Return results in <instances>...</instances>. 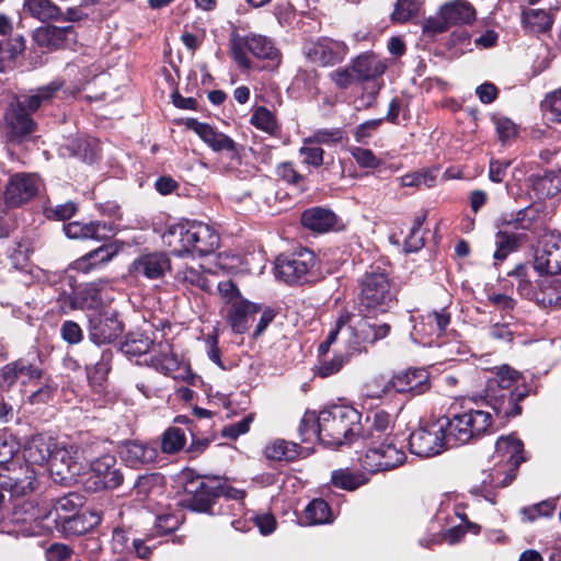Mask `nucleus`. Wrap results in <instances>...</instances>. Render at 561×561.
Instances as JSON below:
<instances>
[{
    "instance_id": "f257e3e1",
    "label": "nucleus",
    "mask_w": 561,
    "mask_h": 561,
    "mask_svg": "<svg viewBox=\"0 0 561 561\" xmlns=\"http://www.w3.org/2000/svg\"><path fill=\"white\" fill-rule=\"evenodd\" d=\"M362 430V414L347 404L331 405L320 411L318 416L308 413L299 425L302 442L317 439L333 448L358 442Z\"/></svg>"
},
{
    "instance_id": "f03ea898",
    "label": "nucleus",
    "mask_w": 561,
    "mask_h": 561,
    "mask_svg": "<svg viewBox=\"0 0 561 561\" xmlns=\"http://www.w3.org/2000/svg\"><path fill=\"white\" fill-rule=\"evenodd\" d=\"M389 333L390 325L388 323H378L359 314L343 312L336 320L335 328L329 332L327 339L319 345V355L321 357L328 356L331 345L339 335L346 344L347 353L351 355L366 350L367 345L385 339Z\"/></svg>"
},
{
    "instance_id": "7ed1b4c3",
    "label": "nucleus",
    "mask_w": 561,
    "mask_h": 561,
    "mask_svg": "<svg viewBox=\"0 0 561 561\" xmlns=\"http://www.w3.org/2000/svg\"><path fill=\"white\" fill-rule=\"evenodd\" d=\"M162 241L175 256L193 253L205 256L218 248L219 234L207 224L181 222L169 226Z\"/></svg>"
},
{
    "instance_id": "20e7f679",
    "label": "nucleus",
    "mask_w": 561,
    "mask_h": 561,
    "mask_svg": "<svg viewBox=\"0 0 561 561\" xmlns=\"http://www.w3.org/2000/svg\"><path fill=\"white\" fill-rule=\"evenodd\" d=\"M519 377L518 371L508 365H502L496 368L495 376L488 380L485 400L496 416L508 419L522 413L519 402L528 396L529 389L526 386L512 389Z\"/></svg>"
},
{
    "instance_id": "39448f33",
    "label": "nucleus",
    "mask_w": 561,
    "mask_h": 561,
    "mask_svg": "<svg viewBox=\"0 0 561 561\" xmlns=\"http://www.w3.org/2000/svg\"><path fill=\"white\" fill-rule=\"evenodd\" d=\"M121 350L128 358H142L137 363L146 364L165 376L180 368V359L170 343L154 345L151 337L140 332L129 333Z\"/></svg>"
},
{
    "instance_id": "423d86ee",
    "label": "nucleus",
    "mask_w": 561,
    "mask_h": 561,
    "mask_svg": "<svg viewBox=\"0 0 561 561\" xmlns=\"http://www.w3.org/2000/svg\"><path fill=\"white\" fill-rule=\"evenodd\" d=\"M359 316L381 323L377 314L387 312L394 300L388 275L378 266H370L359 279Z\"/></svg>"
},
{
    "instance_id": "0eeeda50",
    "label": "nucleus",
    "mask_w": 561,
    "mask_h": 561,
    "mask_svg": "<svg viewBox=\"0 0 561 561\" xmlns=\"http://www.w3.org/2000/svg\"><path fill=\"white\" fill-rule=\"evenodd\" d=\"M442 417L447 427L448 439L455 447L476 442L492 431L493 416L481 409L450 410Z\"/></svg>"
},
{
    "instance_id": "6e6552de",
    "label": "nucleus",
    "mask_w": 561,
    "mask_h": 561,
    "mask_svg": "<svg viewBox=\"0 0 561 561\" xmlns=\"http://www.w3.org/2000/svg\"><path fill=\"white\" fill-rule=\"evenodd\" d=\"M49 505H39L31 500L15 503L12 510L10 524L7 530L14 537H36L53 531Z\"/></svg>"
},
{
    "instance_id": "1a4fd4ad",
    "label": "nucleus",
    "mask_w": 561,
    "mask_h": 561,
    "mask_svg": "<svg viewBox=\"0 0 561 561\" xmlns=\"http://www.w3.org/2000/svg\"><path fill=\"white\" fill-rule=\"evenodd\" d=\"M370 443L371 446L358 458L360 467L367 473L389 471L404 463L407 455L403 440L399 442L398 437H385V440Z\"/></svg>"
},
{
    "instance_id": "9d476101",
    "label": "nucleus",
    "mask_w": 561,
    "mask_h": 561,
    "mask_svg": "<svg viewBox=\"0 0 561 561\" xmlns=\"http://www.w3.org/2000/svg\"><path fill=\"white\" fill-rule=\"evenodd\" d=\"M316 255L301 249L289 255L282 254L275 261V276L289 285H302L316 280Z\"/></svg>"
},
{
    "instance_id": "9b49d317",
    "label": "nucleus",
    "mask_w": 561,
    "mask_h": 561,
    "mask_svg": "<svg viewBox=\"0 0 561 561\" xmlns=\"http://www.w3.org/2000/svg\"><path fill=\"white\" fill-rule=\"evenodd\" d=\"M412 454L423 458L439 455L447 448L455 447L447 436V427L443 417L419 427L409 436Z\"/></svg>"
},
{
    "instance_id": "f8f14e48",
    "label": "nucleus",
    "mask_w": 561,
    "mask_h": 561,
    "mask_svg": "<svg viewBox=\"0 0 561 561\" xmlns=\"http://www.w3.org/2000/svg\"><path fill=\"white\" fill-rule=\"evenodd\" d=\"M247 50L260 59L275 60L279 56L278 49L267 36L255 33L247 35L233 33L231 35V54L233 60L242 69H250L252 66Z\"/></svg>"
},
{
    "instance_id": "ddd939ff",
    "label": "nucleus",
    "mask_w": 561,
    "mask_h": 561,
    "mask_svg": "<svg viewBox=\"0 0 561 561\" xmlns=\"http://www.w3.org/2000/svg\"><path fill=\"white\" fill-rule=\"evenodd\" d=\"M524 444L520 439L513 435L501 436L495 443V455L501 461H505L507 469L504 470V477L500 479L502 473L500 469H494L489 473L488 482L494 488H504L508 485L515 478V471L525 460L523 455Z\"/></svg>"
},
{
    "instance_id": "4468645a",
    "label": "nucleus",
    "mask_w": 561,
    "mask_h": 561,
    "mask_svg": "<svg viewBox=\"0 0 561 561\" xmlns=\"http://www.w3.org/2000/svg\"><path fill=\"white\" fill-rule=\"evenodd\" d=\"M476 9L466 0H451L444 3L435 16L425 21L424 30L443 33L450 26L471 24L476 20Z\"/></svg>"
},
{
    "instance_id": "2eb2a0df",
    "label": "nucleus",
    "mask_w": 561,
    "mask_h": 561,
    "mask_svg": "<svg viewBox=\"0 0 561 561\" xmlns=\"http://www.w3.org/2000/svg\"><path fill=\"white\" fill-rule=\"evenodd\" d=\"M77 454L78 448L75 445L57 439V446L54 448L48 462L54 482L69 484L76 480L80 473Z\"/></svg>"
},
{
    "instance_id": "dca6fc26",
    "label": "nucleus",
    "mask_w": 561,
    "mask_h": 561,
    "mask_svg": "<svg viewBox=\"0 0 561 561\" xmlns=\"http://www.w3.org/2000/svg\"><path fill=\"white\" fill-rule=\"evenodd\" d=\"M123 329L117 312L112 309L101 310L89 318V339L96 345L95 347L115 341L122 334Z\"/></svg>"
},
{
    "instance_id": "f3484780",
    "label": "nucleus",
    "mask_w": 561,
    "mask_h": 561,
    "mask_svg": "<svg viewBox=\"0 0 561 561\" xmlns=\"http://www.w3.org/2000/svg\"><path fill=\"white\" fill-rule=\"evenodd\" d=\"M129 271L136 277H144L149 280L160 279L171 271V261L165 252H147L138 255L133 261Z\"/></svg>"
},
{
    "instance_id": "a211bd4d",
    "label": "nucleus",
    "mask_w": 561,
    "mask_h": 561,
    "mask_svg": "<svg viewBox=\"0 0 561 561\" xmlns=\"http://www.w3.org/2000/svg\"><path fill=\"white\" fill-rule=\"evenodd\" d=\"M41 180L35 174L16 173L5 186L4 199L11 207H18L32 199L39 190Z\"/></svg>"
},
{
    "instance_id": "6ab92c4d",
    "label": "nucleus",
    "mask_w": 561,
    "mask_h": 561,
    "mask_svg": "<svg viewBox=\"0 0 561 561\" xmlns=\"http://www.w3.org/2000/svg\"><path fill=\"white\" fill-rule=\"evenodd\" d=\"M187 128L194 130L201 139L207 144L214 151H226L231 160L239 161V151L236 142L227 135L215 130L206 123H199L195 118L186 119Z\"/></svg>"
},
{
    "instance_id": "aec40b11",
    "label": "nucleus",
    "mask_w": 561,
    "mask_h": 561,
    "mask_svg": "<svg viewBox=\"0 0 561 561\" xmlns=\"http://www.w3.org/2000/svg\"><path fill=\"white\" fill-rule=\"evenodd\" d=\"M347 50L343 42L323 37L306 49V56L313 64L325 67L343 61Z\"/></svg>"
},
{
    "instance_id": "412c9836",
    "label": "nucleus",
    "mask_w": 561,
    "mask_h": 561,
    "mask_svg": "<svg viewBox=\"0 0 561 561\" xmlns=\"http://www.w3.org/2000/svg\"><path fill=\"white\" fill-rule=\"evenodd\" d=\"M72 275L66 273L64 279L68 282L71 291H62L61 298L65 302L69 304L71 309L91 310L95 309L101 304L100 287L95 283L85 284L84 286L76 287L72 283Z\"/></svg>"
},
{
    "instance_id": "4be33fe9",
    "label": "nucleus",
    "mask_w": 561,
    "mask_h": 561,
    "mask_svg": "<svg viewBox=\"0 0 561 561\" xmlns=\"http://www.w3.org/2000/svg\"><path fill=\"white\" fill-rule=\"evenodd\" d=\"M450 322V314L445 308L422 314L413 324L412 337L423 344H431L426 337L440 336Z\"/></svg>"
},
{
    "instance_id": "5701e85b",
    "label": "nucleus",
    "mask_w": 561,
    "mask_h": 561,
    "mask_svg": "<svg viewBox=\"0 0 561 561\" xmlns=\"http://www.w3.org/2000/svg\"><path fill=\"white\" fill-rule=\"evenodd\" d=\"M7 137L10 141L20 142L35 131L36 123L22 105L11 104L4 114Z\"/></svg>"
},
{
    "instance_id": "b1692460",
    "label": "nucleus",
    "mask_w": 561,
    "mask_h": 561,
    "mask_svg": "<svg viewBox=\"0 0 561 561\" xmlns=\"http://www.w3.org/2000/svg\"><path fill=\"white\" fill-rule=\"evenodd\" d=\"M12 32V23L8 16L0 14V72L12 67L13 60L24 51L25 39L22 35L7 38Z\"/></svg>"
},
{
    "instance_id": "393cba45",
    "label": "nucleus",
    "mask_w": 561,
    "mask_h": 561,
    "mask_svg": "<svg viewBox=\"0 0 561 561\" xmlns=\"http://www.w3.org/2000/svg\"><path fill=\"white\" fill-rule=\"evenodd\" d=\"M428 371L424 368H412L393 376L385 386L382 392L392 388L397 392H412L421 394L428 388Z\"/></svg>"
},
{
    "instance_id": "a878e982",
    "label": "nucleus",
    "mask_w": 561,
    "mask_h": 561,
    "mask_svg": "<svg viewBox=\"0 0 561 561\" xmlns=\"http://www.w3.org/2000/svg\"><path fill=\"white\" fill-rule=\"evenodd\" d=\"M36 488V472L33 468L26 466L25 474H7L0 472V505L3 503L5 495L18 499L31 493Z\"/></svg>"
},
{
    "instance_id": "bb28decb",
    "label": "nucleus",
    "mask_w": 561,
    "mask_h": 561,
    "mask_svg": "<svg viewBox=\"0 0 561 561\" xmlns=\"http://www.w3.org/2000/svg\"><path fill=\"white\" fill-rule=\"evenodd\" d=\"M64 231L69 239H91L95 241H104L115 234L114 225L107 221H91L88 224L72 221L64 226Z\"/></svg>"
},
{
    "instance_id": "cd10ccee",
    "label": "nucleus",
    "mask_w": 561,
    "mask_h": 561,
    "mask_svg": "<svg viewBox=\"0 0 561 561\" xmlns=\"http://www.w3.org/2000/svg\"><path fill=\"white\" fill-rule=\"evenodd\" d=\"M42 371L24 359H19L4 365L0 369V387L10 389L16 382L25 383L28 380L38 379Z\"/></svg>"
},
{
    "instance_id": "c85d7f7f",
    "label": "nucleus",
    "mask_w": 561,
    "mask_h": 561,
    "mask_svg": "<svg viewBox=\"0 0 561 561\" xmlns=\"http://www.w3.org/2000/svg\"><path fill=\"white\" fill-rule=\"evenodd\" d=\"M57 439L50 435L37 434L32 436L24 445L23 455L26 462L44 466L49 462Z\"/></svg>"
},
{
    "instance_id": "c756f323",
    "label": "nucleus",
    "mask_w": 561,
    "mask_h": 561,
    "mask_svg": "<svg viewBox=\"0 0 561 561\" xmlns=\"http://www.w3.org/2000/svg\"><path fill=\"white\" fill-rule=\"evenodd\" d=\"M366 423L368 424L367 428L363 426L358 440L378 443L379 440H385V437H398L392 433V416L383 410H378L374 412L371 416H367Z\"/></svg>"
},
{
    "instance_id": "7c9ffc66",
    "label": "nucleus",
    "mask_w": 561,
    "mask_h": 561,
    "mask_svg": "<svg viewBox=\"0 0 561 561\" xmlns=\"http://www.w3.org/2000/svg\"><path fill=\"white\" fill-rule=\"evenodd\" d=\"M119 456L128 467L139 468L140 466L154 462L158 451L147 443L128 440L121 446Z\"/></svg>"
},
{
    "instance_id": "2f4dec72",
    "label": "nucleus",
    "mask_w": 561,
    "mask_h": 561,
    "mask_svg": "<svg viewBox=\"0 0 561 561\" xmlns=\"http://www.w3.org/2000/svg\"><path fill=\"white\" fill-rule=\"evenodd\" d=\"M112 358L113 354L110 350H100V347L88 350L83 357L88 378L93 382L105 380L111 369Z\"/></svg>"
},
{
    "instance_id": "473e14b6",
    "label": "nucleus",
    "mask_w": 561,
    "mask_h": 561,
    "mask_svg": "<svg viewBox=\"0 0 561 561\" xmlns=\"http://www.w3.org/2000/svg\"><path fill=\"white\" fill-rule=\"evenodd\" d=\"M65 82L60 79H55L46 85L39 87L31 91V94L24 95L19 99L15 104L22 105L23 110L27 113H34L42 105L48 104L62 90Z\"/></svg>"
},
{
    "instance_id": "72a5a7b5",
    "label": "nucleus",
    "mask_w": 561,
    "mask_h": 561,
    "mask_svg": "<svg viewBox=\"0 0 561 561\" xmlns=\"http://www.w3.org/2000/svg\"><path fill=\"white\" fill-rule=\"evenodd\" d=\"M84 505V497L77 493L70 492L55 502L54 506H49L50 522L53 523V530L59 528V525L68 519L70 516L79 513Z\"/></svg>"
},
{
    "instance_id": "f704fd0d",
    "label": "nucleus",
    "mask_w": 561,
    "mask_h": 561,
    "mask_svg": "<svg viewBox=\"0 0 561 561\" xmlns=\"http://www.w3.org/2000/svg\"><path fill=\"white\" fill-rule=\"evenodd\" d=\"M101 520V513L98 510L80 511L68 519H65V522L59 525L58 529L67 536H81L96 527Z\"/></svg>"
},
{
    "instance_id": "c9c22d12",
    "label": "nucleus",
    "mask_w": 561,
    "mask_h": 561,
    "mask_svg": "<svg viewBox=\"0 0 561 561\" xmlns=\"http://www.w3.org/2000/svg\"><path fill=\"white\" fill-rule=\"evenodd\" d=\"M534 267L542 277H560L561 252L558 244L546 243L542 249H538L535 254Z\"/></svg>"
},
{
    "instance_id": "e433bc0d",
    "label": "nucleus",
    "mask_w": 561,
    "mask_h": 561,
    "mask_svg": "<svg viewBox=\"0 0 561 561\" xmlns=\"http://www.w3.org/2000/svg\"><path fill=\"white\" fill-rule=\"evenodd\" d=\"M351 62L357 81H373L381 77L387 68L377 55L368 51L360 54Z\"/></svg>"
},
{
    "instance_id": "4c0bfd02",
    "label": "nucleus",
    "mask_w": 561,
    "mask_h": 561,
    "mask_svg": "<svg viewBox=\"0 0 561 561\" xmlns=\"http://www.w3.org/2000/svg\"><path fill=\"white\" fill-rule=\"evenodd\" d=\"M192 495L187 500V507L194 512L207 513L211 511L217 496L216 478L208 479L207 481L201 480Z\"/></svg>"
},
{
    "instance_id": "58836bf2",
    "label": "nucleus",
    "mask_w": 561,
    "mask_h": 561,
    "mask_svg": "<svg viewBox=\"0 0 561 561\" xmlns=\"http://www.w3.org/2000/svg\"><path fill=\"white\" fill-rule=\"evenodd\" d=\"M301 224L309 230L323 233L336 227L337 216L330 209L313 207L302 213Z\"/></svg>"
},
{
    "instance_id": "ea45409f",
    "label": "nucleus",
    "mask_w": 561,
    "mask_h": 561,
    "mask_svg": "<svg viewBox=\"0 0 561 561\" xmlns=\"http://www.w3.org/2000/svg\"><path fill=\"white\" fill-rule=\"evenodd\" d=\"M217 496L224 497L226 503L220 505L224 510L222 514H231L232 516L242 515L244 512L245 491L236 489L226 482H221L216 478Z\"/></svg>"
},
{
    "instance_id": "a19ab883",
    "label": "nucleus",
    "mask_w": 561,
    "mask_h": 561,
    "mask_svg": "<svg viewBox=\"0 0 561 561\" xmlns=\"http://www.w3.org/2000/svg\"><path fill=\"white\" fill-rule=\"evenodd\" d=\"M259 308L248 300L234 301L228 313V320L236 333H243L249 328V320L252 318Z\"/></svg>"
},
{
    "instance_id": "79ce46f5",
    "label": "nucleus",
    "mask_w": 561,
    "mask_h": 561,
    "mask_svg": "<svg viewBox=\"0 0 561 561\" xmlns=\"http://www.w3.org/2000/svg\"><path fill=\"white\" fill-rule=\"evenodd\" d=\"M116 253L112 244H103L71 263L69 271L88 273L99 263L108 262Z\"/></svg>"
},
{
    "instance_id": "37998d69",
    "label": "nucleus",
    "mask_w": 561,
    "mask_h": 561,
    "mask_svg": "<svg viewBox=\"0 0 561 561\" xmlns=\"http://www.w3.org/2000/svg\"><path fill=\"white\" fill-rule=\"evenodd\" d=\"M333 514L329 504L322 499L312 500L305 508L300 523L307 526L329 524Z\"/></svg>"
},
{
    "instance_id": "c03bdc74",
    "label": "nucleus",
    "mask_w": 561,
    "mask_h": 561,
    "mask_svg": "<svg viewBox=\"0 0 561 561\" xmlns=\"http://www.w3.org/2000/svg\"><path fill=\"white\" fill-rule=\"evenodd\" d=\"M540 290L536 293V300L542 307H558L561 301V278L543 276L539 283Z\"/></svg>"
},
{
    "instance_id": "a18cd8bd",
    "label": "nucleus",
    "mask_w": 561,
    "mask_h": 561,
    "mask_svg": "<svg viewBox=\"0 0 561 561\" xmlns=\"http://www.w3.org/2000/svg\"><path fill=\"white\" fill-rule=\"evenodd\" d=\"M70 153L84 162L92 163L99 158V141L95 138L81 136L68 145Z\"/></svg>"
},
{
    "instance_id": "49530a36",
    "label": "nucleus",
    "mask_w": 561,
    "mask_h": 561,
    "mask_svg": "<svg viewBox=\"0 0 561 561\" xmlns=\"http://www.w3.org/2000/svg\"><path fill=\"white\" fill-rule=\"evenodd\" d=\"M331 481L336 488L354 491L369 481V473L358 472L350 469H337L332 472Z\"/></svg>"
},
{
    "instance_id": "de8ad7c7",
    "label": "nucleus",
    "mask_w": 561,
    "mask_h": 561,
    "mask_svg": "<svg viewBox=\"0 0 561 561\" xmlns=\"http://www.w3.org/2000/svg\"><path fill=\"white\" fill-rule=\"evenodd\" d=\"M23 8L31 16L42 22L59 21L61 16L60 9L50 0H24Z\"/></svg>"
},
{
    "instance_id": "09e8293b",
    "label": "nucleus",
    "mask_w": 561,
    "mask_h": 561,
    "mask_svg": "<svg viewBox=\"0 0 561 561\" xmlns=\"http://www.w3.org/2000/svg\"><path fill=\"white\" fill-rule=\"evenodd\" d=\"M552 16L550 12L542 9L524 10L522 22L529 33H542L552 25Z\"/></svg>"
},
{
    "instance_id": "8fccbe9b",
    "label": "nucleus",
    "mask_w": 561,
    "mask_h": 561,
    "mask_svg": "<svg viewBox=\"0 0 561 561\" xmlns=\"http://www.w3.org/2000/svg\"><path fill=\"white\" fill-rule=\"evenodd\" d=\"M266 458L277 461H291L298 456V445L284 439H276L264 448Z\"/></svg>"
},
{
    "instance_id": "3c124183",
    "label": "nucleus",
    "mask_w": 561,
    "mask_h": 561,
    "mask_svg": "<svg viewBox=\"0 0 561 561\" xmlns=\"http://www.w3.org/2000/svg\"><path fill=\"white\" fill-rule=\"evenodd\" d=\"M540 107L547 125L561 123V89L548 93Z\"/></svg>"
},
{
    "instance_id": "603ef678",
    "label": "nucleus",
    "mask_w": 561,
    "mask_h": 561,
    "mask_svg": "<svg viewBox=\"0 0 561 561\" xmlns=\"http://www.w3.org/2000/svg\"><path fill=\"white\" fill-rule=\"evenodd\" d=\"M175 279L181 284L191 285L204 291H209L211 288L209 280L201 271V266H184L176 272Z\"/></svg>"
},
{
    "instance_id": "864d4df0",
    "label": "nucleus",
    "mask_w": 561,
    "mask_h": 561,
    "mask_svg": "<svg viewBox=\"0 0 561 561\" xmlns=\"http://www.w3.org/2000/svg\"><path fill=\"white\" fill-rule=\"evenodd\" d=\"M558 497L545 500L540 503L533 504L520 508L519 513L524 522H534L539 517H550L557 510Z\"/></svg>"
},
{
    "instance_id": "5fc2aeb1",
    "label": "nucleus",
    "mask_w": 561,
    "mask_h": 561,
    "mask_svg": "<svg viewBox=\"0 0 561 561\" xmlns=\"http://www.w3.org/2000/svg\"><path fill=\"white\" fill-rule=\"evenodd\" d=\"M20 445L14 436L8 433L0 434V472L10 471V465L18 454Z\"/></svg>"
},
{
    "instance_id": "6e6d98bb",
    "label": "nucleus",
    "mask_w": 561,
    "mask_h": 561,
    "mask_svg": "<svg viewBox=\"0 0 561 561\" xmlns=\"http://www.w3.org/2000/svg\"><path fill=\"white\" fill-rule=\"evenodd\" d=\"M422 2L417 0H397L391 14L392 22L404 23L416 16L421 10Z\"/></svg>"
},
{
    "instance_id": "4d7b16f0",
    "label": "nucleus",
    "mask_w": 561,
    "mask_h": 561,
    "mask_svg": "<svg viewBox=\"0 0 561 561\" xmlns=\"http://www.w3.org/2000/svg\"><path fill=\"white\" fill-rule=\"evenodd\" d=\"M538 217L539 214L537 209L533 206H528L519 209L510 220L506 221V225L515 230H531Z\"/></svg>"
},
{
    "instance_id": "13d9d810",
    "label": "nucleus",
    "mask_w": 561,
    "mask_h": 561,
    "mask_svg": "<svg viewBox=\"0 0 561 561\" xmlns=\"http://www.w3.org/2000/svg\"><path fill=\"white\" fill-rule=\"evenodd\" d=\"M185 445V435L182 430L170 427L162 436L161 449L167 454H174Z\"/></svg>"
},
{
    "instance_id": "bf43d9fd",
    "label": "nucleus",
    "mask_w": 561,
    "mask_h": 561,
    "mask_svg": "<svg viewBox=\"0 0 561 561\" xmlns=\"http://www.w3.org/2000/svg\"><path fill=\"white\" fill-rule=\"evenodd\" d=\"M251 124L256 128L273 134L277 127L275 116L266 107H257L251 116Z\"/></svg>"
},
{
    "instance_id": "052dcab7",
    "label": "nucleus",
    "mask_w": 561,
    "mask_h": 561,
    "mask_svg": "<svg viewBox=\"0 0 561 561\" xmlns=\"http://www.w3.org/2000/svg\"><path fill=\"white\" fill-rule=\"evenodd\" d=\"M343 139V130L341 128H321L313 133L312 136L304 139V144L333 145Z\"/></svg>"
},
{
    "instance_id": "680f3d73",
    "label": "nucleus",
    "mask_w": 561,
    "mask_h": 561,
    "mask_svg": "<svg viewBox=\"0 0 561 561\" xmlns=\"http://www.w3.org/2000/svg\"><path fill=\"white\" fill-rule=\"evenodd\" d=\"M345 357L342 354H334L333 357H321L319 364L316 366V374L322 378H328L341 370L345 363Z\"/></svg>"
},
{
    "instance_id": "e2e57ef3",
    "label": "nucleus",
    "mask_w": 561,
    "mask_h": 561,
    "mask_svg": "<svg viewBox=\"0 0 561 561\" xmlns=\"http://www.w3.org/2000/svg\"><path fill=\"white\" fill-rule=\"evenodd\" d=\"M517 237L506 232H499L496 237V250L494 259L503 261L506 256L517 248Z\"/></svg>"
},
{
    "instance_id": "0e129e2a",
    "label": "nucleus",
    "mask_w": 561,
    "mask_h": 561,
    "mask_svg": "<svg viewBox=\"0 0 561 561\" xmlns=\"http://www.w3.org/2000/svg\"><path fill=\"white\" fill-rule=\"evenodd\" d=\"M350 153L360 168L376 169L380 165V160L370 149L363 147H351Z\"/></svg>"
},
{
    "instance_id": "69168bd1",
    "label": "nucleus",
    "mask_w": 561,
    "mask_h": 561,
    "mask_svg": "<svg viewBox=\"0 0 561 561\" xmlns=\"http://www.w3.org/2000/svg\"><path fill=\"white\" fill-rule=\"evenodd\" d=\"M116 465V459L112 455H103L91 462V471L95 477L94 485L99 489V484L103 477Z\"/></svg>"
},
{
    "instance_id": "338daca9",
    "label": "nucleus",
    "mask_w": 561,
    "mask_h": 561,
    "mask_svg": "<svg viewBox=\"0 0 561 561\" xmlns=\"http://www.w3.org/2000/svg\"><path fill=\"white\" fill-rule=\"evenodd\" d=\"M111 545L115 553H129L131 551V538L129 533L121 527L115 528L112 534Z\"/></svg>"
},
{
    "instance_id": "774afa93",
    "label": "nucleus",
    "mask_w": 561,
    "mask_h": 561,
    "mask_svg": "<svg viewBox=\"0 0 561 561\" xmlns=\"http://www.w3.org/2000/svg\"><path fill=\"white\" fill-rule=\"evenodd\" d=\"M60 335L62 340L69 345L79 344L83 340L82 329L77 322L72 320H67L61 323Z\"/></svg>"
}]
</instances>
